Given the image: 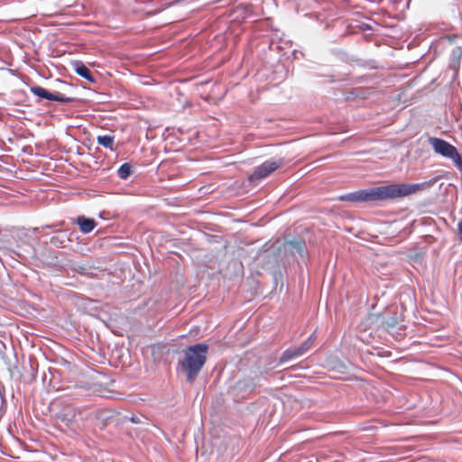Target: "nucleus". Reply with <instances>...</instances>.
<instances>
[{"label":"nucleus","instance_id":"obj_1","mask_svg":"<svg viewBox=\"0 0 462 462\" xmlns=\"http://www.w3.org/2000/svg\"><path fill=\"white\" fill-rule=\"evenodd\" d=\"M428 184L422 183H395L384 186L374 187L366 189H359L339 197L341 201L349 202H374L387 201L403 198L422 189Z\"/></svg>","mask_w":462,"mask_h":462},{"label":"nucleus","instance_id":"obj_2","mask_svg":"<svg viewBox=\"0 0 462 462\" xmlns=\"http://www.w3.org/2000/svg\"><path fill=\"white\" fill-rule=\"evenodd\" d=\"M208 346L198 343L189 346L183 350V358L179 361L181 370L186 374V379L192 383L207 361Z\"/></svg>","mask_w":462,"mask_h":462},{"label":"nucleus","instance_id":"obj_3","mask_svg":"<svg viewBox=\"0 0 462 462\" xmlns=\"http://www.w3.org/2000/svg\"><path fill=\"white\" fill-rule=\"evenodd\" d=\"M429 142L431 144L435 152L441 154L444 157L451 159L454 162L455 165L459 170H462V159L455 146L446 142L445 140L437 137H430L429 139Z\"/></svg>","mask_w":462,"mask_h":462},{"label":"nucleus","instance_id":"obj_4","mask_svg":"<svg viewBox=\"0 0 462 462\" xmlns=\"http://www.w3.org/2000/svg\"><path fill=\"white\" fill-rule=\"evenodd\" d=\"M282 165V159L265 161L250 175L249 180L254 182L264 179L272 172L279 169Z\"/></svg>","mask_w":462,"mask_h":462},{"label":"nucleus","instance_id":"obj_5","mask_svg":"<svg viewBox=\"0 0 462 462\" xmlns=\"http://www.w3.org/2000/svg\"><path fill=\"white\" fill-rule=\"evenodd\" d=\"M31 92L41 98H45L51 101H58L61 103H72L75 101L74 97H66L60 92H49L47 89L40 86L31 88Z\"/></svg>","mask_w":462,"mask_h":462},{"label":"nucleus","instance_id":"obj_6","mask_svg":"<svg viewBox=\"0 0 462 462\" xmlns=\"http://www.w3.org/2000/svg\"><path fill=\"white\" fill-rule=\"evenodd\" d=\"M70 235L67 230H56L50 239V243L55 247H64L67 242H70Z\"/></svg>","mask_w":462,"mask_h":462},{"label":"nucleus","instance_id":"obj_7","mask_svg":"<svg viewBox=\"0 0 462 462\" xmlns=\"http://www.w3.org/2000/svg\"><path fill=\"white\" fill-rule=\"evenodd\" d=\"M72 68L74 69L75 72L87 79L89 82H95L96 79L94 76L92 75L91 70L80 60H75L72 62Z\"/></svg>","mask_w":462,"mask_h":462},{"label":"nucleus","instance_id":"obj_8","mask_svg":"<svg viewBox=\"0 0 462 462\" xmlns=\"http://www.w3.org/2000/svg\"><path fill=\"white\" fill-rule=\"evenodd\" d=\"M75 223L79 225L82 234L90 233L97 226V222L93 218H88L84 216H79Z\"/></svg>","mask_w":462,"mask_h":462},{"label":"nucleus","instance_id":"obj_9","mask_svg":"<svg viewBox=\"0 0 462 462\" xmlns=\"http://www.w3.org/2000/svg\"><path fill=\"white\" fill-rule=\"evenodd\" d=\"M114 141L115 137L113 135H98L97 137V142L99 145L104 146L105 148H107L111 151H115L116 148L114 147Z\"/></svg>","mask_w":462,"mask_h":462},{"label":"nucleus","instance_id":"obj_10","mask_svg":"<svg viewBox=\"0 0 462 462\" xmlns=\"http://www.w3.org/2000/svg\"><path fill=\"white\" fill-rule=\"evenodd\" d=\"M315 339L316 336L313 333L304 342H302L300 346L296 347L298 354H300V356L304 355L311 347Z\"/></svg>","mask_w":462,"mask_h":462},{"label":"nucleus","instance_id":"obj_11","mask_svg":"<svg viewBox=\"0 0 462 462\" xmlns=\"http://www.w3.org/2000/svg\"><path fill=\"white\" fill-rule=\"evenodd\" d=\"M300 356V354H298V351L296 348H289L287 350H285L280 359H279V364H283L285 362H288L293 358H297Z\"/></svg>","mask_w":462,"mask_h":462},{"label":"nucleus","instance_id":"obj_12","mask_svg":"<svg viewBox=\"0 0 462 462\" xmlns=\"http://www.w3.org/2000/svg\"><path fill=\"white\" fill-rule=\"evenodd\" d=\"M256 387V383L253 379H247L244 381H239L237 383V388L239 390H244L245 393H252Z\"/></svg>","mask_w":462,"mask_h":462},{"label":"nucleus","instance_id":"obj_13","mask_svg":"<svg viewBox=\"0 0 462 462\" xmlns=\"http://www.w3.org/2000/svg\"><path fill=\"white\" fill-rule=\"evenodd\" d=\"M132 173V167L129 163H123L117 170V175L121 180H126Z\"/></svg>","mask_w":462,"mask_h":462},{"label":"nucleus","instance_id":"obj_14","mask_svg":"<svg viewBox=\"0 0 462 462\" xmlns=\"http://www.w3.org/2000/svg\"><path fill=\"white\" fill-rule=\"evenodd\" d=\"M288 245H290L291 248L295 249V251L299 254V255L301 258L305 257V249L304 245L298 241H291L288 243Z\"/></svg>","mask_w":462,"mask_h":462},{"label":"nucleus","instance_id":"obj_15","mask_svg":"<svg viewBox=\"0 0 462 462\" xmlns=\"http://www.w3.org/2000/svg\"><path fill=\"white\" fill-rule=\"evenodd\" d=\"M461 55H462V51L460 48H457V49L453 50L452 56L454 59H459Z\"/></svg>","mask_w":462,"mask_h":462},{"label":"nucleus","instance_id":"obj_16","mask_svg":"<svg viewBox=\"0 0 462 462\" xmlns=\"http://www.w3.org/2000/svg\"><path fill=\"white\" fill-rule=\"evenodd\" d=\"M457 236L459 240L462 241V219L457 223Z\"/></svg>","mask_w":462,"mask_h":462},{"label":"nucleus","instance_id":"obj_17","mask_svg":"<svg viewBox=\"0 0 462 462\" xmlns=\"http://www.w3.org/2000/svg\"><path fill=\"white\" fill-rule=\"evenodd\" d=\"M129 420L134 422V423H140L141 422L140 419L138 417H136V416L130 417Z\"/></svg>","mask_w":462,"mask_h":462},{"label":"nucleus","instance_id":"obj_18","mask_svg":"<svg viewBox=\"0 0 462 462\" xmlns=\"http://www.w3.org/2000/svg\"><path fill=\"white\" fill-rule=\"evenodd\" d=\"M57 226V225H51H51H46V226H42V228H52V227H54V226Z\"/></svg>","mask_w":462,"mask_h":462},{"label":"nucleus","instance_id":"obj_19","mask_svg":"<svg viewBox=\"0 0 462 462\" xmlns=\"http://www.w3.org/2000/svg\"><path fill=\"white\" fill-rule=\"evenodd\" d=\"M32 230H33V232H34V233H37V232H39L40 227H35V228H33Z\"/></svg>","mask_w":462,"mask_h":462}]
</instances>
